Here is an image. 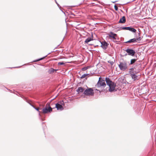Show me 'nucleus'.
<instances>
[{
    "mask_svg": "<svg viewBox=\"0 0 156 156\" xmlns=\"http://www.w3.org/2000/svg\"><path fill=\"white\" fill-rule=\"evenodd\" d=\"M105 80L107 84L109 87V91L112 92L114 90L116 86V84L114 82H112L108 77L105 78Z\"/></svg>",
    "mask_w": 156,
    "mask_h": 156,
    "instance_id": "f257e3e1",
    "label": "nucleus"
},
{
    "mask_svg": "<svg viewBox=\"0 0 156 156\" xmlns=\"http://www.w3.org/2000/svg\"><path fill=\"white\" fill-rule=\"evenodd\" d=\"M52 111V108L50 106V103H48L46 104L45 107L42 108L41 113L45 114L50 113Z\"/></svg>",
    "mask_w": 156,
    "mask_h": 156,
    "instance_id": "f03ea898",
    "label": "nucleus"
},
{
    "mask_svg": "<svg viewBox=\"0 0 156 156\" xmlns=\"http://www.w3.org/2000/svg\"><path fill=\"white\" fill-rule=\"evenodd\" d=\"M106 86L105 80L103 79L102 78L100 77L98 83L96 85V87L100 89L104 88Z\"/></svg>",
    "mask_w": 156,
    "mask_h": 156,
    "instance_id": "7ed1b4c3",
    "label": "nucleus"
},
{
    "mask_svg": "<svg viewBox=\"0 0 156 156\" xmlns=\"http://www.w3.org/2000/svg\"><path fill=\"white\" fill-rule=\"evenodd\" d=\"M138 72L133 71L130 73V76L134 81L138 80L140 79V75L138 74Z\"/></svg>",
    "mask_w": 156,
    "mask_h": 156,
    "instance_id": "20e7f679",
    "label": "nucleus"
},
{
    "mask_svg": "<svg viewBox=\"0 0 156 156\" xmlns=\"http://www.w3.org/2000/svg\"><path fill=\"white\" fill-rule=\"evenodd\" d=\"M118 66L120 69L122 71H124L127 69V63L126 61L120 62Z\"/></svg>",
    "mask_w": 156,
    "mask_h": 156,
    "instance_id": "39448f33",
    "label": "nucleus"
},
{
    "mask_svg": "<svg viewBox=\"0 0 156 156\" xmlns=\"http://www.w3.org/2000/svg\"><path fill=\"white\" fill-rule=\"evenodd\" d=\"M85 95L93 96L94 95V90L91 88H89L84 90L83 93Z\"/></svg>",
    "mask_w": 156,
    "mask_h": 156,
    "instance_id": "423d86ee",
    "label": "nucleus"
},
{
    "mask_svg": "<svg viewBox=\"0 0 156 156\" xmlns=\"http://www.w3.org/2000/svg\"><path fill=\"white\" fill-rule=\"evenodd\" d=\"M126 51L127 52L129 55L132 56L134 55L136 53L135 51L132 49L128 48L126 50Z\"/></svg>",
    "mask_w": 156,
    "mask_h": 156,
    "instance_id": "0eeeda50",
    "label": "nucleus"
},
{
    "mask_svg": "<svg viewBox=\"0 0 156 156\" xmlns=\"http://www.w3.org/2000/svg\"><path fill=\"white\" fill-rule=\"evenodd\" d=\"M121 28L122 30H129L133 33H135L136 31V30L135 29L131 27H121Z\"/></svg>",
    "mask_w": 156,
    "mask_h": 156,
    "instance_id": "6e6552de",
    "label": "nucleus"
},
{
    "mask_svg": "<svg viewBox=\"0 0 156 156\" xmlns=\"http://www.w3.org/2000/svg\"><path fill=\"white\" fill-rule=\"evenodd\" d=\"M101 47L104 50L106 49L109 45L108 43H107L106 41H104L101 42Z\"/></svg>",
    "mask_w": 156,
    "mask_h": 156,
    "instance_id": "1a4fd4ad",
    "label": "nucleus"
},
{
    "mask_svg": "<svg viewBox=\"0 0 156 156\" xmlns=\"http://www.w3.org/2000/svg\"><path fill=\"white\" fill-rule=\"evenodd\" d=\"M108 36L110 37L113 38L114 40H116L117 35L116 34L112 32H111L108 34Z\"/></svg>",
    "mask_w": 156,
    "mask_h": 156,
    "instance_id": "9d476101",
    "label": "nucleus"
},
{
    "mask_svg": "<svg viewBox=\"0 0 156 156\" xmlns=\"http://www.w3.org/2000/svg\"><path fill=\"white\" fill-rule=\"evenodd\" d=\"M55 107L57 108V110H60V111H62L64 109L62 106L59 103H56L55 104Z\"/></svg>",
    "mask_w": 156,
    "mask_h": 156,
    "instance_id": "9b49d317",
    "label": "nucleus"
},
{
    "mask_svg": "<svg viewBox=\"0 0 156 156\" xmlns=\"http://www.w3.org/2000/svg\"><path fill=\"white\" fill-rule=\"evenodd\" d=\"M126 18L124 16H122V17L120 19L119 21V23H124L126 22Z\"/></svg>",
    "mask_w": 156,
    "mask_h": 156,
    "instance_id": "f8f14e48",
    "label": "nucleus"
},
{
    "mask_svg": "<svg viewBox=\"0 0 156 156\" xmlns=\"http://www.w3.org/2000/svg\"><path fill=\"white\" fill-rule=\"evenodd\" d=\"M93 40V35H92V37H88L86 39L85 41V43L88 44L90 41Z\"/></svg>",
    "mask_w": 156,
    "mask_h": 156,
    "instance_id": "ddd939ff",
    "label": "nucleus"
},
{
    "mask_svg": "<svg viewBox=\"0 0 156 156\" xmlns=\"http://www.w3.org/2000/svg\"><path fill=\"white\" fill-rule=\"evenodd\" d=\"M136 39L135 38H133L129 40L128 41L126 42L125 43H134L136 42Z\"/></svg>",
    "mask_w": 156,
    "mask_h": 156,
    "instance_id": "4468645a",
    "label": "nucleus"
},
{
    "mask_svg": "<svg viewBox=\"0 0 156 156\" xmlns=\"http://www.w3.org/2000/svg\"><path fill=\"white\" fill-rule=\"evenodd\" d=\"M84 89L82 87H79L78 89L76 90V92L79 93L80 92H82L84 91Z\"/></svg>",
    "mask_w": 156,
    "mask_h": 156,
    "instance_id": "2eb2a0df",
    "label": "nucleus"
},
{
    "mask_svg": "<svg viewBox=\"0 0 156 156\" xmlns=\"http://www.w3.org/2000/svg\"><path fill=\"white\" fill-rule=\"evenodd\" d=\"M34 108L35 109H36L37 111L38 112H39V114H38L39 115L40 117H41V112L39 110V108H36L34 106Z\"/></svg>",
    "mask_w": 156,
    "mask_h": 156,
    "instance_id": "dca6fc26",
    "label": "nucleus"
},
{
    "mask_svg": "<svg viewBox=\"0 0 156 156\" xmlns=\"http://www.w3.org/2000/svg\"><path fill=\"white\" fill-rule=\"evenodd\" d=\"M55 69L52 68H51L49 70L48 72L49 73H52L55 72Z\"/></svg>",
    "mask_w": 156,
    "mask_h": 156,
    "instance_id": "f3484780",
    "label": "nucleus"
},
{
    "mask_svg": "<svg viewBox=\"0 0 156 156\" xmlns=\"http://www.w3.org/2000/svg\"><path fill=\"white\" fill-rule=\"evenodd\" d=\"M136 59H131L130 61V63L129 64V65H132L136 61Z\"/></svg>",
    "mask_w": 156,
    "mask_h": 156,
    "instance_id": "a211bd4d",
    "label": "nucleus"
},
{
    "mask_svg": "<svg viewBox=\"0 0 156 156\" xmlns=\"http://www.w3.org/2000/svg\"><path fill=\"white\" fill-rule=\"evenodd\" d=\"M47 55H46L45 56H44V57H43L42 58H40L37 59L36 60H35L33 61V62H37L39 61H40L41 60H42L43 59H44V58H45L47 56Z\"/></svg>",
    "mask_w": 156,
    "mask_h": 156,
    "instance_id": "6ab92c4d",
    "label": "nucleus"
},
{
    "mask_svg": "<svg viewBox=\"0 0 156 156\" xmlns=\"http://www.w3.org/2000/svg\"><path fill=\"white\" fill-rule=\"evenodd\" d=\"M136 69L135 66H134L133 68H131L129 69V72L130 73H131L132 72L134 71V69Z\"/></svg>",
    "mask_w": 156,
    "mask_h": 156,
    "instance_id": "aec40b11",
    "label": "nucleus"
},
{
    "mask_svg": "<svg viewBox=\"0 0 156 156\" xmlns=\"http://www.w3.org/2000/svg\"><path fill=\"white\" fill-rule=\"evenodd\" d=\"M58 103H59L62 106H64L65 105V104L63 101H60Z\"/></svg>",
    "mask_w": 156,
    "mask_h": 156,
    "instance_id": "412c9836",
    "label": "nucleus"
},
{
    "mask_svg": "<svg viewBox=\"0 0 156 156\" xmlns=\"http://www.w3.org/2000/svg\"><path fill=\"white\" fill-rule=\"evenodd\" d=\"M89 74H84L82 76L80 77L81 79H83L84 78L85 76L88 75Z\"/></svg>",
    "mask_w": 156,
    "mask_h": 156,
    "instance_id": "4be33fe9",
    "label": "nucleus"
},
{
    "mask_svg": "<svg viewBox=\"0 0 156 156\" xmlns=\"http://www.w3.org/2000/svg\"><path fill=\"white\" fill-rule=\"evenodd\" d=\"M141 37H139L138 38H136V42L140 41L141 40Z\"/></svg>",
    "mask_w": 156,
    "mask_h": 156,
    "instance_id": "5701e85b",
    "label": "nucleus"
},
{
    "mask_svg": "<svg viewBox=\"0 0 156 156\" xmlns=\"http://www.w3.org/2000/svg\"><path fill=\"white\" fill-rule=\"evenodd\" d=\"M65 65V63H64L63 62H59L58 63V66H59L60 65Z\"/></svg>",
    "mask_w": 156,
    "mask_h": 156,
    "instance_id": "b1692460",
    "label": "nucleus"
},
{
    "mask_svg": "<svg viewBox=\"0 0 156 156\" xmlns=\"http://www.w3.org/2000/svg\"><path fill=\"white\" fill-rule=\"evenodd\" d=\"M108 62L110 63L112 66L114 63V62H113V61L110 60L108 61Z\"/></svg>",
    "mask_w": 156,
    "mask_h": 156,
    "instance_id": "393cba45",
    "label": "nucleus"
},
{
    "mask_svg": "<svg viewBox=\"0 0 156 156\" xmlns=\"http://www.w3.org/2000/svg\"><path fill=\"white\" fill-rule=\"evenodd\" d=\"M114 8L115 10L116 11H117L118 10V7L116 5H114Z\"/></svg>",
    "mask_w": 156,
    "mask_h": 156,
    "instance_id": "a878e982",
    "label": "nucleus"
},
{
    "mask_svg": "<svg viewBox=\"0 0 156 156\" xmlns=\"http://www.w3.org/2000/svg\"><path fill=\"white\" fill-rule=\"evenodd\" d=\"M28 103L31 106H32L34 108V106L33 105H32L31 103L30 102H28Z\"/></svg>",
    "mask_w": 156,
    "mask_h": 156,
    "instance_id": "bb28decb",
    "label": "nucleus"
},
{
    "mask_svg": "<svg viewBox=\"0 0 156 156\" xmlns=\"http://www.w3.org/2000/svg\"><path fill=\"white\" fill-rule=\"evenodd\" d=\"M86 69V68H83L82 69V70H85L86 69Z\"/></svg>",
    "mask_w": 156,
    "mask_h": 156,
    "instance_id": "cd10ccee",
    "label": "nucleus"
},
{
    "mask_svg": "<svg viewBox=\"0 0 156 156\" xmlns=\"http://www.w3.org/2000/svg\"><path fill=\"white\" fill-rule=\"evenodd\" d=\"M113 42H117V41H114V40H113Z\"/></svg>",
    "mask_w": 156,
    "mask_h": 156,
    "instance_id": "c85d7f7f",
    "label": "nucleus"
},
{
    "mask_svg": "<svg viewBox=\"0 0 156 156\" xmlns=\"http://www.w3.org/2000/svg\"><path fill=\"white\" fill-rule=\"evenodd\" d=\"M57 4V5L58 6V7H59V4L58 3Z\"/></svg>",
    "mask_w": 156,
    "mask_h": 156,
    "instance_id": "c756f323",
    "label": "nucleus"
},
{
    "mask_svg": "<svg viewBox=\"0 0 156 156\" xmlns=\"http://www.w3.org/2000/svg\"><path fill=\"white\" fill-rule=\"evenodd\" d=\"M116 2V1H115L114 2H112L113 3H115Z\"/></svg>",
    "mask_w": 156,
    "mask_h": 156,
    "instance_id": "7c9ffc66",
    "label": "nucleus"
},
{
    "mask_svg": "<svg viewBox=\"0 0 156 156\" xmlns=\"http://www.w3.org/2000/svg\"><path fill=\"white\" fill-rule=\"evenodd\" d=\"M55 0V2H56V4H57V3H58L57 2V1H56V0Z\"/></svg>",
    "mask_w": 156,
    "mask_h": 156,
    "instance_id": "2f4dec72",
    "label": "nucleus"
},
{
    "mask_svg": "<svg viewBox=\"0 0 156 156\" xmlns=\"http://www.w3.org/2000/svg\"><path fill=\"white\" fill-rule=\"evenodd\" d=\"M96 90H99L100 92H101V91L100 90H98L97 89H96Z\"/></svg>",
    "mask_w": 156,
    "mask_h": 156,
    "instance_id": "473e14b6",
    "label": "nucleus"
},
{
    "mask_svg": "<svg viewBox=\"0 0 156 156\" xmlns=\"http://www.w3.org/2000/svg\"><path fill=\"white\" fill-rule=\"evenodd\" d=\"M20 67V66L18 67H13V68H19V67Z\"/></svg>",
    "mask_w": 156,
    "mask_h": 156,
    "instance_id": "72a5a7b5",
    "label": "nucleus"
},
{
    "mask_svg": "<svg viewBox=\"0 0 156 156\" xmlns=\"http://www.w3.org/2000/svg\"><path fill=\"white\" fill-rule=\"evenodd\" d=\"M57 70V69H55V72H56Z\"/></svg>",
    "mask_w": 156,
    "mask_h": 156,
    "instance_id": "f704fd0d",
    "label": "nucleus"
},
{
    "mask_svg": "<svg viewBox=\"0 0 156 156\" xmlns=\"http://www.w3.org/2000/svg\"><path fill=\"white\" fill-rule=\"evenodd\" d=\"M60 10L62 11V12L64 13H65V12H63L62 10H61V9H60Z\"/></svg>",
    "mask_w": 156,
    "mask_h": 156,
    "instance_id": "c9c22d12",
    "label": "nucleus"
},
{
    "mask_svg": "<svg viewBox=\"0 0 156 156\" xmlns=\"http://www.w3.org/2000/svg\"><path fill=\"white\" fill-rule=\"evenodd\" d=\"M125 55H127V54H126Z\"/></svg>",
    "mask_w": 156,
    "mask_h": 156,
    "instance_id": "e433bc0d",
    "label": "nucleus"
}]
</instances>
